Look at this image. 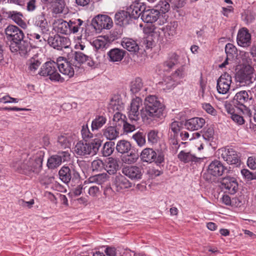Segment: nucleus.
I'll use <instances>...</instances> for the list:
<instances>
[{
	"mask_svg": "<svg viewBox=\"0 0 256 256\" xmlns=\"http://www.w3.org/2000/svg\"><path fill=\"white\" fill-rule=\"evenodd\" d=\"M116 112L114 114L112 122L108 124L104 128L102 129V135L107 140H112L116 139L120 134V129L122 125L117 122L118 119Z\"/></svg>",
	"mask_w": 256,
	"mask_h": 256,
	"instance_id": "13",
	"label": "nucleus"
},
{
	"mask_svg": "<svg viewBox=\"0 0 256 256\" xmlns=\"http://www.w3.org/2000/svg\"><path fill=\"white\" fill-rule=\"evenodd\" d=\"M118 160L113 158H108L105 162L104 170L110 175L116 174L119 170Z\"/></svg>",
	"mask_w": 256,
	"mask_h": 256,
	"instance_id": "35",
	"label": "nucleus"
},
{
	"mask_svg": "<svg viewBox=\"0 0 256 256\" xmlns=\"http://www.w3.org/2000/svg\"><path fill=\"white\" fill-rule=\"evenodd\" d=\"M232 82V76L227 72L222 74L216 81V88L220 94H226Z\"/></svg>",
	"mask_w": 256,
	"mask_h": 256,
	"instance_id": "23",
	"label": "nucleus"
},
{
	"mask_svg": "<svg viewBox=\"0 0 256 256\" xmlns=\"http://www.w3.org/2000/svg\"><path fill=\"white\" fill-rule=\"evenodd\" d=\"M205 120L202 118L194 117L184 122V126L188 130H196L202 128L205 124Z\"/></svg>",
	"mask_w": 256,
	"mask_h": 256,
	"instance_id": "30",
	"label": "nucleus"
},
{
	"mask_svg": "<svg viewBox=\"0 0 256 256\" xmlns=\"http://www.w3.org/2000/svg\"><path fill=\"white\" fill-rule=\"evenodd\" d=\"M16 4L26 6V10L28 12H32L36 8V0H10Z\"/></svg>",
	"mask_w": 256,
	"mask_h": 256,
	"instance_id": "44",
	"label": "nucleus"
},
{
	"mask_svg": "<svg viewBox=\"0 0 256 256\" xmlns=\"http://www.w3.org/2000/svg\"><path fill=\"white\" fill-rule=\"evenodd\" d=\"M131 147L132 145L129 142L123 140L118 142L116 148L118 152L124 154L128 152V150H130Z\"/></svg>",
	"mask_w": 256,
	"mask_h": 256,
	"instance_id": "43",
	"label": "nucleus"
},
{
	"mask_svg": "<svg viewBox=\"0 0 256 256\" xmlns=\"http://www.w3.org/2000/svg\"><path fill=\"white\" fill-rule=\"evenodd\" d=\"M70 33H77L80 30L81 36L88 38L90 36V24L88 20L84 22L80 18H72L68 21Z\"/></svg>",
	"mask_w": 256,
	"mask_h": 256,
	"instance_id": "11",
	"label": "nucleus"
},
{
	"mask_svg": "<svg viewBox=\"0 0 256 256\" xmlns=\"http://www.w3.org/2000/svg\"><path fill=\"white\" fill-rule=\"evenodd\" d=\"M58 61L47 62L42 66L38 74L43 76H49L51 81L63 82L64 79L58 72Z\"/></svg>",
	"mask_w": 256,
	"mask_h": 256,
	"instance_id": "5",
	"label": "nucleus"
},
{
	"mask_svg": "<svg viewBox=\"0 0 256 256\" xmlns=\"http://www.w3.org/2000/svg\"><path fill=\"white\" fill-rule=\"evenodd\" d=\"M243 177L248 181L256 180V172H252L248 169H242L240 171Z\"/></svg>",
	"mask_w": 256,
	"mask_h": 256,
	"instance_id": "57",
	"label": "nucleus"
},
{
	"mask_svg": "<svg viewBox=\"0 0 256 256\" xmlns=\"http://www.w3.org/2000/svg\"><path fill=\"white\" fill-rule=\"evenodd\" d=\"M92 166L94 171L101 172L104 170L105 163L100 160H94L92 162Z\"/></svg>",
	"mask_w": 256,
	"mask_h": 256,
	"instance_id": "59",
	"label": "nucleus"
},
{
	"mask_svg": "<svg viewBox=\"0 0 256 256\" xmlns=\"http://www.w3.org/2000/svg\"><path fill=\"white\" fill-rule=\"evenodd\" d=\"M89 24L90 30L93 29L96 32H100L103 29H110L112 26L113 22L109 16L101 14L95 16Z\"/></svg>",
	"mask_w": 256,
	"mask_h": 256,
	"instance_id": "10",
	"label": "nucleus"
},
{
	"mask_svg": "<svg viewBox=\"0 0 256 256\" xmlns=\"http://www.w3.org/2000/svg\"><path fill=\"white\" fill-rule=\"evenodd\" d=\"M177 26V22L174 21L168 24L165 26L162 27V30L164 32L166 36H173L176 34Z\"/></svg>",
	"mask_w": 256,
	"mask_h": 256,
	"instance_id": "45",
	"label": "nucleus"
},
{
	"mask_svg": "<svg viewBox=\"0 0 256 256\" xmlns=\"http://www.w3.org/2000/svg\"><path fill=\"white\" fill-rule=\"evenodd\" d=\"M236 42L238 46L244 48L250 46L252 44V36L247 28L244 27L238 30L236 36Z\"/></svg>",
	"mask_w": 256,
	"mask_h": 256,
	"instance_id": "25",
	"label": "nucleus"
},
{
	"mask_svg": "<svg viewBox=\"0 0 256 256\" xmlns=\"http://www.w3.org/2000/svg\"><path fill=\"white\" fill-rule=\"evenodd\" d=\"M112 184L116 192H121L132 186V183L124 176L120 174L113 178Z\"/></svg>",
	"mask_w": 256,
	"mask_h": 256,
	"instance_id": "26",
	"label": "nucleus"
},
{
	"mask_svg": "<svg viewBox=\"0 0 256 256\" xmlns=\"http://www.w3.org/2000/svg\"><path fill=\"white\" fill-rule=\"evenodd\" d=\"M90 43L95 50L100 52L104 51L110 45V42L104 37L95 38L90 41Z\"/></svg>",
	"mask_w": 256,
	"mask_h": 256,
	"instance_id": "32",
	"label": "nucleus"
},
{
	"mask_svg": "<svg viewBox=\"0 0 256 256\" xmlns=\"http://www.w3.org/2000/svg\"><path fill=\"white\" fill-rule=\"evenodd\" d=\"M184 126V122L182 121H174L172 122L170 126L169 132L172 134L178 135Z\"/></svg>",
	"mask_w": 256,
	"mask_h": 256,
	"instance_id": "46",
	"label": "nucleus"
},
{
	"mask_svg": "<svg viewBox=\"0 0 256 256\" xmlns=\"http://www.w3.org/2000/svg\"><path fill=\"white\" fill-rule=\"evenodd\" d=\"M70 154L68 151H60L57 154L52 156L48 160L47 166L49 168L54 169L62 162H68Z\"/></svg>",
	"mask_w": 256,
	"mask_h": 256,
	"instance_id": "17",
	"label": "nucleus"
},
{
	"mask_svg": "<svg viewBox=\"0 0 256 256\" xmlns=\"http://www.w3.org/2000/svg\"><path fill=\"white\" fill-rule=\"evenodd\" d=\"M81 134L84 140L91 138L93 136V134L90 131L87 124L82 126L81 130Z\"/></svg>",
	"mask_w": 256,
	"mask_h": 256,
	"instance_id": "62",
	"label": "nucleus"
},
{
	"mask_svg": "<svg viewBox=\"0 0 256 256\" xmlns=\"http://www.w3.org/2000/svg\"><path fill=\"white\" fill-rule=\"evenodd\" d=\"M251 98H249L248 93L246 90H241L238 92L233 99L230 101V104L229 106L232 107L234 106L237 110L242 111L244 108H246L244 103L248 100H251Z\"/></svg>",
	"mask_w": 256,
	"mask_h": 256,
	"instance_id": "21",
	"label": "nucleus"
},
{
	"mask_svg": "<svg viewBox=\"0 0 256 256\" xmlns=\"http://www.w3.org/2000/svg\"><path fill=\"white\" fill-rule=\"evenodd\" d=\"M122 172L132 180L138 181L142 178L144 170L140 166H126L122 168Z\"/></svg>",
	"mask_w": 256,
	"mask_h": 256,
	"instance_id": "24",
	"label": "nucleus"
},
{
	"mask_svg": "<svg viewBox=\"0 0 256 256\" xmlns=\"http://www.w3.org/2000/svg\"><path fill=\"white\" fill-rule=\"evenodd\" d=\"M48 43L52 48L57 50L66 48L70 44V39L68 38L56 34L54 36H49L47 40Z\"/></svg>",
	"mask_w": 256,
	"mask_h": 256,
	"instance_id": "18",
	"label": "nucleus"
},
{
	"mask_svg": "<svg viewBox=\"0 0 256 256\" xmlns=\"http://www.w3.org/2000/svg\"><path fill=\"white\" fill-rule=\"evenodd\" d=\"M185 76L184 66L182 65L171 76L166 77L162 82L164 89L171 90L180 83Z\"/></svg>",
	"mask_w": 256,
	"mask_h": 256,
	"instance_id": "12",
	"label": "nucleus"
},
{
	"mask_svg": "<svg viewBox=\"0 0 256 256\" xmlns=\"http://www.w3.org/2000/svg\"><path fill=\"white\" fill-rule=\"evenodd\" d=\"M58 142L60 146L64 148H68L70 145V143L66 135H62L58 136Z\"/></svg>",
	"mask_w": 256,
	"mask_h": 256,
	"instance_id": "61",
	"label": "nucleus"
},
{
	"mask_svg": "<svg viewBox=\"0 0 256 256\" xmlns=\"http://www.w3.org/2000/svg\"><path fill=\"white\" fill-rule=\"evenodd\" d=\"M57 30L58 32L62 34H70L68 22H66L64 20H60L57 26Z\"/></svg>",
	"mask_w": 256,
	"mask_h": 256,
	"instance_id": "51",
	"label": "nucleus"
},
{
	"mask_svg": "<svg viewBox=\"0 0 256 256\" xmlns=\"http://www.w3.org/2000/svg\"><path fill=\"white\" fill-rule=\"evenodd\" d=\"M60 179L64 184L71 183L72 185L78 184L80 180V174L72 167L62 166L58 172Z\"/></svg>",
	"mask_w": 256,
	"mask_h": 256,
	"instance_id": "9",
	"label": "nucleus"
},
{
	"mask_svg": "<svg viewBox=\"0 0 256 256\" xmlns=\"http://www.w3.org/2000/svg\"><path fill=\"white\" fill-rule=\"evenodd\" d=\"M34 25L39 28L42 34L46 36L50 34V25L44 14L38 15L35 18Z\"/></svg>",
	"mask_w": 256,
	"mask_h": 256,
	"instance_id": "27",
	"label": "nucleus"
},
{
	"mask_svg": "<svg viewBox=\"0 0 256 256\" xmlns=\"http://www.w3.org/2000/svg\"><path fill=\"white\" fill-rule=\"evenodd\" d=\"M115 148V144L114 142L109 141L104 143L101 153L104 156H108L111 155L114 151Z\"/></svg>",
	"mask_w": 256,
	"mask_h": 256,
	"instance_id": "47",
	"label": "nucleus"
},
{
	"mask_svg": "<svg viewBox=\"0 0 256 256\" xmlns=\"http://www.w3.org/2000/svg\"><path fill=\"white\" fill-rule=\"evenodd\" d=\"M148 141L151 144H156L158 142L159 137L158 132L156 130H150L147 133Z\"/></svg>",
	"mask_w": 256,
	"mask_h": 256,
	"instance_id": "56",
	"label": "nucleus"
},
{
	"mask_svg": "<svg viewBox=\"0 0 256 256\" xmlns=\"http://www.w3.org/2000/svg\"><path fill=\"white\" fill-rule=\"evenodd\" d=\"M44 4L55 3L54 11L56 13H62L64 8V2L63 0H42Z\"/></svg>",
	"mask_w": 256,
	"mask_h": 256,
	"instance_id": "49",
	"label": "nucleus"
},
{
	"mask_svg": "<svg viewBox=\"0 0 256 256\" xmlns=\"http://www.w3.org/2000/svg\"><path fill=\"white\" fill-rule=\"evenodd\" d=\"M226 112L230 114V118L232 120L238 125H242L244 123L243 116L238 114L236 112V110L231 106H226Z\"/></svg>",
	"mask_w": 256,
	"mask_h": 256,
	"instance_id": "41",
	"label": "nucleus"
},
{
	"mask_svg": "<svg viewBox=\"0 0 256 256\" xmlns=\"http://www.w3.org/2000/svg\"><path fill=\"white\" fill-rule=\"evenodd\" d=\"M214 134V130L212 126H210L203 129L202 136L206 143H208L213 140Z\"/></svg>",
	"mask_w": 256,
	"mask_h": 256,
	"instance_id": "50",
	"label": "nucleus"
},
{
	"mask_svg": "<svg viewBox=\"0 0 256 256\" xmlns=\"http://www.w3.org/2000/svg\"><path fill=\"white\" fill-rule=\"evenodd\" d=\"M6 38L8 40V44L12 45V47L16 46V42H20L24 38V35L23 31L18 26L10 24L5 29Z\"/></svg>",
	"mask_w": 256,
	"mask_h": 256,
	"instance_id": "14",
	"label": "nucleus"
},
{
	"mask_svg": "<svg viewBox=\"0 0 256 256\" xmlns=\"http://www.w3.org/2000/svg\"><path fill=\"white\" fill-rule=\"evenodd\" d=\"M142 14V20L146 23L152 24L156 22L159 25H162L166 22V16L160 14V12L156 9L150 8L144 6V8Z\"/></svg>",
	"mask_w": 256,
	"mask_h": 256,
	"instance_id": "8",
	"label": "nucleus"
},
{
	"mask_svg": "<svg viewBox=\"0 0 256 256\" xmlns=\"http://www.w3.org/2000/svg\"><path fill=\"white\" fill-rule=\"evenodd\" d=\"M144 6L142 3H136L130 5L126 9L127 12L129 13L132 22L134 20H137L140 16L142 19V14L144 10Z\"/></svg>",
	"mask_w": 256,
	"mask_h": 256,
	"instance_id": "29",
	"label": "nucleus"
},
{
	"mask_svg": "<svg viewBox=\"0 0 256 256\" xmlns=\"http://www.w3.org/2000/svg\"><path fill=\"white\" fill-rule=\"evenodd\" d=\"M178 158L184 163H188L190 162H198L200 160V158L196 157L195 155L192 154L190 152H186L184 150L180 151L178 155Z\"/></svg>",
	"mask_w": 256,
	"mask_h": 256,
	"instance_id": "37",
	"label": "nucleus"
},
{
	"mask_svg": "<svg viewBox=\"0 0 256 256\" xmlns=\"http://www.w3.org/2000/svg\"><path fill=\"white\" fill-rule=\"evenodd\" d=\"M254 71V68L250 65L242 67L236 74V82L241 86H249L256 79Z\"/></svg>",
	"mask_w": 256,
	"mask_h": 256,
	"instance_id": "7",
	"label": "nucleus"
},
{
	"mask_svg": "<svg viewBox=\"0 0 256 256\" xmlns=\"http://www.w3.org/2000/svg\"><path fill=\"white\" fill-rule=\"evenodd\" d=\"M6 19L10 18L18 25H21L23 22L22 18V14L20 12L15 10L4 12Z\"/></svg>",
	"mask_w": 256,
	"mask_h": 256,
	"instance_id": "38",
	"label": "nucleus"
},
{
	"mask_svg": "<svg viewBox=\"0 0 256 256\" xmlns=\"http://www.w3.org/2000/svg\"><path fill=\"white\" fill-rule=\"evenodd\" d=\"M107 119L105 116L97 115L92 120L91 124L92 131L98 130L106 122Z\"/></svg>",
	"mask_w": 256,
	"mask_h": 256,
	"instance_id": "39",
	"label": "nucleus"
},
{
	"mask_svg": "<svg viewBox=\"0 0 256 256\" xmlns=\"http://www.w3.org/2000/svg\"><path fill=\"white\" fill-rule=\"evenodd\" d=\"M44 156V152L40 150L32 156L24 152L21 154L20 158L14 159L11 165L16 171L21 174H38L42 169Z\"/></svg>",
	"mask_w": 256,
	"mask_h": 256,
	"instance_id": "2",
	"label": "nucleus"
},
{
	"mask_svg": "<svg viewBox=\"0 0 256 256\" xmlns=\"http://www.w3.org/2000/svg\"><path fill=\"white\" fill-rule=\"evenodd\" d=\"M124 50L119 48H114L110 50L107 53L108 60L112 62L121 61L126 54Z\"/></svg>",
	"mask_w": 256,
	"mask_h": 256,
	"instance_id": "33",
	"label": "nucleus"
},
{
	"mask_svg": "<svg viewBox=\"0 0 256 256\" xmlns=\"http://www.w3.org/2000/svg\"><path fill=\"white\" fill-rule=\"evenodd\" d=\"M132 138L140 147L144 146L146 144V134L142 132H136L133 134Z\"/></svg>",
	"mask_w": 256,
	"mask_h": 256,
	"instance_id": "53",
	"label": "nucleus"
},
{
	"mask_svg": "<svg viewBox=\"0 0 256 256\" xmlns=\"http://www.w3.org/2000/svg\"><path fill=\"white\" fill-rule=\"evenodd\" d=\"M102 140L99 138H94L90 142L79 141L74 148V153L78 156H83L87 155L94 156L97 154L102 146Z\"/></svg>",
	"mask_w": 256,
	"mask_h": 256,
	"instance_id": "4",
	"label": "nucleus"
},
{
	"mask_svg": "<svg viewBox=\"0 0 256 256\" xmlns=\"http://www.w3.org/2000/svg\"><path fill=\"white\" fill-rule=\"evenodd\" d=\"M141 160L148 163L155 162L158 165L164 162V154L162 152H158L157 154L153 149L146 148L140 152Z\"/></svg>",
	"mask_w": 256,
	"mask_h": 256,
	"instance_id": "15",
	"label": "nucleus"
},
{
	"mask_svg": "<svg viewBox=\"0 0 256 256\" xmlns=\"http://www.w3.org/2000/svg\"><path fill=\"white\" fill-rule=\"evenodd\" d=\"M221 152V157L229 164L238 166L240 164V159L238 152L234 148H222L220 150Z\"/></svg>",
	"mask_w": 256,
	"mask_h": 256,
	"instance_id": "20",
	"label": "nucleus"
},
{
	"mask_svg": "<svg viewBox=\"0 0 256 256\" xmlns=\"http://www.w3.org/2000/svg\"><path fill=\"white\" fill-rule=\"evenodd\" d=\"M168 136L170 143L173 146H175L176 148H179L180 144H178V135L172 134V133L170 132L168 133Z\"/></svg>",
	"mask_w": 256,
	"mask_h": 256,
	"instance_id": "64",
	"label": "nucleus"
},
{
	"mask_svg": "<svg viewBox=\"0 0 256 256\" xmlns=\"http://www.w3.org/2000/svg\"><path fill=\"white\" fill-rule=\"evenodd\" d=\"M68 59L70 60L71 62L74 64L76 74H78L83 70V68H80L82 64H86L90 67H92L94 64V62L91 57L86 55L81 52L72 51L68 54Z\"/></svg>",
	"mask_w": 256,
	"mask_h": 256,
	"instance_id": "6",
	"label": "nucleus"
},
{
	"mask_svg": "<svg viewBox=\"0 0 256 256\" xmlns=\"http://www.w3.org/2000/svg\"><path fill=\"white\" fill-rule=\"evenodd\" d=\"M106 180V174L104 173L96 174L90 176L88 180L92 183H96L98 185L102 184Z\"/></svg>",
	"mask_w": 256,
	"mask_h": 256,
	"instance_id": "54",
	"label": "nucleus"
},
{
	"mask_svg": "<svg viewBox=\"0 0 256 256\" xmlns=\"http://www.w3.org/2000/svg\"><path fill=\"white\" fill-rule=\"evenodd\" d=\"M220 183L222 188L226 190V192L230 194H235L238 187V184L236 178L230 176H226L221 178Z\"/></svg>",
	"mask_w": 256,
	"mask_h": 256,
	"instance_id": "22",
	"label": "nucleus"
},
{
	"mask_svg": "<svg viewBox=\"0 0 256 256\" xmlns=\"http://www.w3.org/2000/svg\"><path fill=\"white\" fill-rule=\"evenodd\" d=\"M237 49L236 47L230 43H228L225 46V52L226 54V58L230 60L232 59L234 55L236 54Z\"/></svg>",
	"mask_w": 256,
	"mask_h": 256,
	"instance_id": "55",
	"label": "nucleus"
},
{
	"mask_svg": "<svg viewBox=\"0 0 256 256\" xmlns=\"http://www.w3.org/2000/svg\"><path fill=\"white\" fill-rule=\"evenodd\" d=\"M16 46H10V50L12 52H18L22 56L28 55L32 48H34L33 44L28 40L22 38L20 42H16Z\"/></svg>",
	"mask_w": 256,
	"mask_h": 256,
	"instance_id": "19",
	"label": "nucleus"
},
{
	"mask_svg": "<svg viewBox=\"0 0 256 256\" xmlns=\"http://www.w3.org/2000/svg\"><path fill=\"white\" fill-rule=\"evenodd\" d=\"M121 44L124 48L134 54L138 52L140 49L136 42L130 38H124Z\"/></svg>",
	"mask_w": 256,
	"mask_h": 256,
	"instance_id": "34",
	"label": "nucleus"
},
{
	"mask_svg": "<svg viewBox=\"0 0 256 256\" xmlns=\"http://www.w3.org/2000/svg\"><path fill=\"white\" fill-rule=\"evenodd\" d=\"M41 61L35 58H30L28 62V70L34 73L41 64Z\"/></svg>",
	"mask_w": 256,
	"mask_h": 256,
	"instance_id": "52",
	"label": "nucleus"
},
{
	"mask_svg": "<svg viewBox=\"0 0 256 256\" xmlns=\"http://www.w3.org/2000/svg\"><path fill=\"white\" fill-rule=\"evenodd\" d=\"M143 86L142 80L140 78H136L131 82L130 92L133 94H138L142 90Z\"/></svg>",
	"mask_w": 256,
	"mask_h": 256,
	"instance_id": "48",
	"label": "nucleus"
},
{
	"mask_svg": "<svg viewBox=\"0 0 256 256\" xmlns=\"http://www.w3.org/2000/svg\"><path fill=\"white\" fill-rule=\"evenodd\" d=\"M170 2L168 0H161L158 4V6L160 8V12L162 14H165L168 12L170 9Z\"/></svg>",
	"mask_w": 256,
	"mask_h": 256,
	"instance_id": "60",
	"label": "nucleus"
},
{
	"mask_svg": "<svg viewBox=\"0 0 256 256\" xmlns=\"http://www.w3.org/2000/svg\"><path fill=\"white\" fill-rule=\"evenodd\" d=\"M179 64H180V56L175 52H171L168 54L167 60L164 62V66L165 70H168Z\"/></svg>",
	"mask_w": 256,
	"mask_h": 256,
	"instance_id": "36",
	"label": "nucleus"
},
{
	"mask_svg": "<svg viewBox=\"0 0 256 256\" xmlns=\"http://www.w3.org/2000/svg\"><path fill=\"white\" fill-rule=\"evenodd\" d=\"M128 154L124 158V162L128 164H134L136 162L139 156V152L138 150L132 146L130 150H128Z\"/></svg>",
	"mask_w": 256,
	"mask_h": 256,
	"instance_id": "40",
	"label": "nucleus"
},
{
	"mask_svg": "<svg viewBox=\"0 0 256 256\" xmlns=\"http://www.w3.org/2000/svg\"><path fill=\"white\" fill-rule=\"evenodd\" d=\"M114 22L117 26L124 27L132 23L129 13L124 10H120L115 14Z\"/></svg>",
	"mask_w": 256,
	"mask_h": 256,
	"instance_id": "28",
	"label": "nucleus"
},
{
	"mask_svg": "<svg viewBox=\"0 0 256 256\" xmlns=\"http://www.w3.org/2000/svg\"><path fill=\"white\" fill-rule=\"evenodd\" d=\"M44 36L42 37L40 34L35 32L28 34L29 41L34 40L35 42V45H33L34 48L42 46L46 42V40L44 38Z\"/></svg>",
	"mask_w": 256,
	"mask_h": 256,
	"instance_id": "42",
	"label": "nucleus"
},
{
	"mask_svg": "<svg viewBox=\"0 0 256 256\" xmlns=\"http://www.w3.org/2000/svg\"><path fill=\"white\" fill-rule=\"evenodd\" d=\"M58 69L62 74L66 76L68 78H72L76 74L74 64L71 62L70 60L64 59L62 57H59L58 59Z\"/></svg>",
	"mask_w": 256,
	"mask_h": 256,
	"instance_id": "16",
	"label": "nucleus"
},
{
	"mask_svg": "<svg viewBox=\"0 0 256 256\" xmlns=\"http://www.w3.org/2000/svg\"><path fill=\"white\" fill-rule=\"evenodd\" d=\"M116 115L118 116V118H117L118 119L117 122L122 125L120 129L121 134L122 132H131L136 130V126L134 124H130L126 120V116L125 115L122 114L119 112H116Z\"/></svg>",
	"mask_w": 256,
	"mask_h": 256,
	"instance_id": "31",
	"label": "nucleus"
},
{
	"mask_svg": "<svg viewBox=\"0 0 256 256\" xmlns=\"http://www.w3.org/2000/svg\"><path fill=\"white\" fill-rule=\"evenodd\" d=\"M142 46L144 48V50L152 49L154 44L152 37L144 38L141 40Z\"/></svg>",
	"mask_w": 256,
	"mask_h": 256,
	"instance_id": "58",
	"label": "nucleus"
},
{
	"mask_svg": "<svg viewBox=\"0 0 256 256\" xmlns=\"http://www.w3.org/2000/svg\"><path fill=\"white\" fill-rule=\"evenodd\" d=\"M128 113L132 122H136L141 117L144 122L150 124L165 117V106L156 96L149 95L145 98L143 106L142 99L136 96L132 100Z\"/></svg>",
	"mask_w": 256,
	"mask_h": 256,
	"instance_id": "1",
	"label": "nucleus"
},
{
	"mask_svg": "<svg viewBox=\"0 0 256 256\" xmlns=\"http://www.w3.org/2000/svg\"><path fill=\"white\" fill-rule=\"evenodd\" d=\"M202 108L208 114L212 116H216V110L209 103H204L202 104Z\"/></svg>",
	"mask_w": 256,
	"mask_h": 256,
	"instance_id": "63",
	"label": "nucleus"
},
{
	"mask_svg": "<svg viewBox=\"0 0 256 256\" xmlns=\"http://www.w3.org/2000/svg\"><path fill=\"white\" fill-rule=\"evenodd\" d=\"M230 171L222 162L215 159L209 163L206 171L202 174V178L209 183L216 182L218 178L228 174Z\"/></svg>",
	"mask_w": 256,
	"mask_h": 256,
	"instance_id": "3",
	"label": "nucleus"
}]
</instances>
